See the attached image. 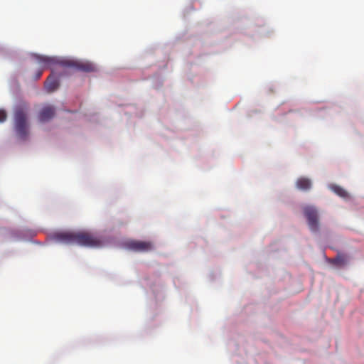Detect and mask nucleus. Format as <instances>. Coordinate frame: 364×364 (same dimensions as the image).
Instances as JSON below:
<instances>
[{"label": "nucleus", "mask_w": 364, "mask_h": 364, "mask_svg": "<svg viewBox=\"0 0 364 364\" xmlns=\"http://www.w3.org/2000/svg\"><path fill=\"white\" fill-rule=\"evenodd\" d=\"M14 129L17 136L25 140L28 134L27 115L26 110L21 107H17L14 112Z\"/></svg>", "instance_id": "nucleus-3"}, {"label": "nucleus", "mask_w": 364, "mask_h": 364, "mask_svg": "<svg viewBox=\"0 0 364 364\" xmlns=\"http://www.w3.org/2000/svg\"><path fill=\"white\" fill-rule=\"evenodd\" d=\"M127 246L129 250L139 252H147L154 249L153 243L149 241L131 240Z\"/></svg>", "instance_id": "nucleus-5"}, {"label": "nucleus", "mask_w": 364, "mask_h": 364, "mask_svg": "<svg viewBox=\"0 0 364 364\" xmlns=\"http://www.w3.org/2000/svg\"><path fill=\"white\" fill-rule=\"evenodd\" d=\"M55 115V109L53 106H46L43 107L38 115V119L41 122H45L53 117Z\"/></svg>", "instance_id": "nucleus-6"}, {"label": "nucleus", "mask_w": 364, "mask_h": 364, "mask_svg": "<svg viewBox=\"0 0 364 364\" xmlns=\"http://www.w3.org/2000/svg\"><path fill=\"white\" fill-rule=\"evenodd\" d=\"M303 211L311 231L318 232L319 230V223L317 209L314 206L306 205L303 208Z\"/></svg>", "instance_id": "nucleus-4"}, {"label": "nucleus", "mask_w": 364, "mask_h": 364, "mask_svg": "<svg viewBox=\"0 0 364 364\" xmlns=\"http://www.w3.org/2000/svg\"><path fill=\"white\" fill-rule=\"evenodd\" d=\"M7 117V114L5 110L0 109V122H4Z\"/></svg>", "instance_id": "nucleus-11"}, {"label": "nucleus", "mask_w": 364, "mask_h": 364, "mask_svg": "<svg viewBox=\"0 0 364 364\" xmlns=\"http://www.w3.org/2000/svg\"><path fill=\"white\" fill-rule=\"evenodd\" d=\"M54 238L65 245H77L87 247H98L102 245L99 237L85 231L58 232L55 234Z\"/></svg>", "instance_id": "nucleus-1"}, {"label": "nucleus", "mask_w": 364, "mask_h": 364, "mask_svg": "<svg viewBox=\"0 0 364 364\" xmlns=\"http://www.w3.org/2000/svg\"><path fill=\"white\" fill-rule=\"evenodd\" d=\"M42 73H43V70H38L36 75V77H35V80H38L41 75H42Z\"/></svg>", "instance_id": "nucleus-12"}, {"label": "nucleus", "mask_w": 364, "mask_h": 364, "mask_svg": "<svg viewBox=\"0 0 364 364\" xmlns=\"http://www.w3.org/2000/svg\"><path fill=\"white\" fill-rule=\"evenodd\" d=\"M296 188H299L301 191H306L311 189V181L310 179L305 178V177H301L298 178V180L296 182Z\"/></svg>", "instance_id": "nucleus-8"}, {"label": "nucleus", "mask_w": 364, "mask_h": 364, "mask_svg": "<svg viewBox=\"0 0 364 364\" xmlns=\"http://www.w3.org/2000/svg\"><path fill=\"white\" fill-rule=\"evenodd\" d=\"M330 262L336 266L343 267L347 264L348 259L345 255L338 254L335 258L331 259Z\"/></svg>", "instance_id": "nucleus-9"}, {"label": "nucleus", "mask_w": 364, "mask_h": 364, "mask_svg": "<svg viewBox=\"0 0 364 364\" xmlns=\"http://www.w3.org/2000/svg\"><path fill=\"white\" fill-rule=\"evenodd\" d=\"M59 85L58 78L52 73L45 82V88L47 92H52L58 88Z\"/></svg>", "instance_id": "nucleus-7"}, {"label": "nucleus", "mask_w": 364, "mask_h": 364, "mask_svg": "<svg viewBox=\"0 0 364 364\" xmlns=\"http://www.w3.org/2000/svg\"><path fill=\"white\" fill-rule=\"evenodd\" d=\"M35 59L42 69L51 68L55 65H60L64 68H71L85 73L97 71V67L90 62L73 60H59L56 58L35 54Z\"/></svg>", "instance_id": "nucleus-2"}, {"label": "nucleus", "mask_w": 364, "mask_h": 364, "mask_svg": "<svg viewBox=\"0 0 364 364\" xmlns=\"http://www.w3.org/2000/svg\"><path fill=\"white\" fill-rule=\"evenodd\" d=\"M331 189L338 196L342 198H347L348 194L346 190L337 185H331Z\"/></svg>", "instance_id": "nucleus-10"}]
</instances>
